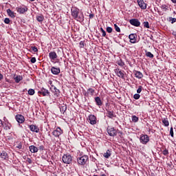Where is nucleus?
Instances as JSON below:
<instances>
[{"instance_id":"22","label":"nucleus","mask_w":176,"mask_h":176,"mask_svg":"<svg viewBox=\"0 0 176 176\" xmlns=\"http://www.w3.org/2000/svg\"><path fill=\"white\" fill-rule=\"evenodd\" d=\"M49 57H50V60H54L58 56H57V54L56 53V52H51L49 53Z\"/></svg>"},{"instance_id":"59","label":"nucleus","mask_w":176,"mask_h":176,"mask_svg":"<svg viewBox=\"0 0 176 176\" xmlns=\"http://www.w3.org/2000/svg\"><path fill=\"white\" fill-rule=\"evenodd\" d=\"M150 39L153 40V36H151V38H150Z\"/></svg>"},{"instance_id":"20","label":"nucleus","mask_w":176,"mask_h":176,"mask_svg":"<svg viewBox=\"0 0 176 176\" xmlns=\"http://www.w3.org/2000/svg\"><path fill=\"white\" fill-rule=\"evenodd\" d=\"M51 72L53 75H58L60 72V67H52L51 68Z\"/></svg>"},{"instance_id":"54","label":"nucleus","mask_w":176,"mask_h":176,"mask_svg":"<svg viewBox=\"0 0 176 176\" xmlns=\"http://www.w3.org/2000/svg\"><path fill=\"white\" fill-rule=\"evenodd\" d=\"M2 79H3V75L0 73V80H1Z\"/></svg>"},{"instance_id":"7","label":"nucleus","mask_w":176,"mask_h":176,"mask_svg":"<svg viewBox=\"0 0 176 176\" xmlns=\"http://www.w3.org/2000/svg\"><path fill=\"white\" fill-rule=\"evenodd\" d=\"M88 122L92 126H94V124H97V117H96V116L93 114L89 115L88 116Z\"/></svg>"},{"instance_id":"3","label":"nucleus","mask_w":176,"mask_h":176,"mask_svg":"<svg viewBox=\"0 0 176 176\" xmlns=\"http://www.w3.org/2000/svg\"><path fill=\"white\" fill-rule=\"evenodd\" d=\"M87 160H89V156L87 155H82L77 158V162L79 166H85L87 163Z\"/></svg>"},{"instance_id":"35","label":"nucleus","mask_w":176,"mask_h":176,"mask_svg":"<svg viewBox=\"0 0 176 176\" xmlns=\"http://www.w3.org/2000/svg\"><path fill=\"white\" fill-rule=\"evenodd\" d=\"M168 21L171 23V24H174V23H176V19L170 16L168 18Z\"/></svg>"},{"instance_id":"52","label":"nucleus","mask_w":176,"mask_h":176,"mask_svg":"<svg viewBox=\"0 0 176 176\" xmlns=\"http://www.w3.org/2000/svg\"><path fill=\"white\" fill-rule=\"evenodd\" d=\"M102 33V36H104V37L107 36V32H105V30H104Z\"/></svg>"},{"instance_id":"48","label":"nucleus","mask_w":176,"mask_h":176,"mask_svg":"<svg viewBox=\"0 0 176 176\" xmlns=\"http://www.w3.org/2000/svg\"><path fill=\"white\" fill-rule=\"evenodd\" d=\"M38 151H45V146L41 145L38 146Z\"/></svg>"},{"instance_id":"56","label":"nucleus","mask_w":176,"mask_h":176,"mask_svg":"<svg viewBox=\"0 0 176 176\" xmlns=\"http://www.w3.org/2000/svg\"><path fill=\"white\" fill-rule=\"evenodd\" d=\"M2 126H3V124L2 122V120H0V127H2Z\"/></svg>"},{"instance_id":"50","label":"nucleus","mask_w":176,"mask_h":176,"mask_svg":"<svg viewBox=\"0 0 176 176\" xmlns=\"http://www.w3.org/2000/svg\"><path fill=\"white\" fill-rule=\"evenodd\" d=\"M16 148H18V149H21V148H23V144H21V142H19V143L16 145Z\"/></svg>"},{"instance_id":"13","label":"nucleus","mask_w":176,"mask_h":176,"mask_svg":"<svg viewBox=\"0 0 176 176\" xmlns=\"http://www.w3.org/2000/svg\"><path fill=\"white\" fill-rule=\"evenodd\" d=\"M15 119L16 122H18L19 124H22L24 123V122H25V118H24V116L21 114H17L15 116Z\"/></svg>"},{"instance_id":"38","label":"nucleus","mask_w":176,"mask_h":176,"mask_svg":"<svg viewBox=\"0 0 176 176\" xmlns=\"http://www.w3.org/2000/svg\"><path fill=\"white\" fill-rule=\"evenodd\" d=\"M106 31L107 32H108L109 34H111V32L113 31V29H112V28L111 27H107L106 28Z\"/></svg>"},{"instance_id":"60","label":"nucleus","mask_w":176,"mask_h":176,"mask_svg":"<svg viewBox=\"0 0 176 176\" xmlns=\"http://www.w3.org/2000/svg\"><path fill=\"white\" fill-rule=\"evenodd\" d=\"M32 160H29V163L31 164V163H32Z\"/></svg>"},{"instance_id":"18","label":"nucleus","mask_w":176,"mask_h":176,"mask_svg":"<svg viewBox=\"0 0 176 176\" xmlns=\"http://www.w3.org/2000/svg\"><path fill=\"white\" fill-rule=\"evenodd\" d=\"M29 129L32 133H39V127L36 125L31 124L29 126Z\"/></svg>"},{"instance_id":"37","label":"nucleus","mask_w":176,"mask_h":176,"mask_svg":"<svg viewBox=\"0 0 176 176\" xmlns=\"http://www.w3.org/2000/svg\"><path fill=\"white\" fill-rule=\"evenodd\" d=\"M143 25L144 28H151V27L149 26V22L148 21H144L143 23Z\"/></svg>"},{"instance_id":"25","label":"nucleus","mask_w":176,"mask_h":176,"mask_svg":"<svg viewBox=\"0 0 176 176\" xmlns=\"http://www.w3.org/2000/svg\"><path fill=\"white\" fill-rule=\"evenodd\" d=\"M135 76L138 78V79H142L144 75L141 73V72L135 71Z\"/></svg>"},{"instance_id":"63","label":"nucleus","mask_w":176,"mask_h":176,"mask_svg":"<svg viewBox=\"0 0 176 176\" xmlns=\"http://www.w3.org/2000/svg\"><path fill=\"white\" fill-rule=\"evenodd\" d=\"M53 176H58L57 175L54 174Z\"/></svg>"},{"instance_id":"28","label":"nucleus","mask_w":176,"mask_h":176,"mask_svg":"<svg viewBox=\"0 0 176 176\" xmlns=\"http://www.w3.org/2000/svg\"><path fill=\"white\" fill-rule=\"evenodd\" d=\"M111 155H112L111 151V150H107V152L104 153L103 156L106 159H109V157H111Z\"/></svg>"},{"instance_id":"46","label":"nucleus","mask_w":176,"mask_h":176,"mask_svg":"<svg viewBox=\"0 0 176 176\" xmlns=\"http://www.w3.org/2000/svg\"><path fill=\"white\" fill-rule=\"evenodd\" d=\"M140 94H135L133 96V98H134L135 100H140Z\"/></svg>"},{"instance_id":"61","label":"nucleus","mask_w":176,"mask_h":176,"mask_svg":"<svg viewBox=\"0 0 176 176\" xmlns=\"http://www.w3.org/2000/svg\"><path fill=\"white\" fill-rule=\"evenodd\" d=\"M100 176H107V175L102 174V175H101Z\"/></svg>"},{"instance_id":"62","label":"nucleus","mask_w":176,"mask_h":176,"mask_svg":"<svg viewBox=\"0 0 176 176\" xmlns=\"http://www.w3.org/2000/svg\"><path fill=\"white\" fill-rule=\"evenodd\" d=\"M31 1V2H34L35 0H30Z\"/></svg>"},{"instance_id":"55","label":"nucleus","mask_w":176,"mask_h":176,"mask_svg":"<svg viewBox=\"0 0 176 176\" xmlns=\"http://www.w3.org/2000/svg\"><path fill=\"white\" fill-rule=\"evenodd\" d=\"M49 83H50V86L52 87V86H53V82L52 80H50Z\"/></svg>"},{"instance_id":"34","label":"nucleus","mask_w":176,"mask_h":176,"mask_svg":"<svg viewBox=\"0 0 176 176\" xmlns=\"http://www.w3.org/2000/svg\"><path fill=\"white\" fill-rule=\"evenodd\" d=\"M146 57H149V58H153L154 56L153 54L151 53V52L146 51Z\"/></svg>"},{"instance_id":"30","label":"nucleus","mask_w":176,"mask_h":176,"mask_svg":"<svg viewBox=\"0 0 176 176\" xmlns=\"http://www.w3.org/2000/svg\"><path fill=\"white\" fill-rule=\"evenodd\" d=\"M60 111L61 113H65V111H67V106L65 104L60 106Z\"/></svg>"},{"instance_id":"8","label":"nucleus","mask_w":176,"mask_h":176,"mask_svg":"<svg viewBox=\"0 0 176 176\" xmlns=\"http://www.w3.org/2000/svg\"><path fill=\"white\" fill-rule=\"evenodd\" d=\"M50 90L56 97H60V89H57L56 86L52 85Z\"/></svg>"},{"instance_id":"45","label":"nucleus","mask_w":176,"mask_h":176,"mask_svg":"<svg viewBox=\"0 0 176 176\" xmlns=\"http://www.w3.org/2000/svg\"><path fill=\"white\" fill-rule=\"evenodd\" d=\"M30 62L32 63V64H35V63H36V58L32 57L30 60Z\"/></svg>"},{"instance_id":"40","label":"nucleus","mask_w":176,"mask_h":176,"mask_svg":"<svg viewBox=\"0 0 176 176\" xmlns=\"http://www.w3.org/2000/svg\"><path fill=\"white\" fill-rule=\"evenodd\" d=\"M114 28L117 32H120V28L117 24H114Z\"/></svg>"},{"instance_id":"33","label":"nucleus","mask_w":176,"mask_h":176,"mask_svg":"<svg viewBox=\"0 0 176 176\" xmlns=\"http://www.w3.org/2000/svg\"><path fill=\"white\" fill-rule=\"evenodd\" d=\"M28 94H29V96H34V94H35V89H30L28 91Z\"/></svg>"},{"instance_id":"9","label":"nucleus","mask_w":176,"mask_h":176,"mask_svg":"<svg viewBox=\"0 0 176 176\" xmlns=\"http://www.w3.org/2000/svg\"><path fill=\"white\" fill-rule=\"evenodd\" d=\"M115 73L118 78H121V79H124V71H122V69L117 68L115 69Z\"/></svg>"},{"instance_id":"44","label":"nucleus","mask_w":176,"mask_h":176,"mask_svg":"<svg viewBox=\"0 0 176 176\" xmlns=\"http://www.w3.org/2000/svg\"><path fill=\"white\" fill-rule=\"evenodd\" d=\"M5 24H10V19L9 18H6L4 19Z\"/></svg>"},{"instance_id":"2","label":"nucleus","mask_w":176,"mask_h":176,"mask_svg":"<svg viewBox=\"0 0 176 176\" xmlns=\"http://www.w3.org/2000/svg\"><path fill=\"white\" fill-rule=\"evenodd\" d=\"M73 157L70 154H64L62 157V162L65 164H71L72 163Z\"/></svg>"},{"instance_id":"15","label":"nucleus","mask_w":176,"mask_h":176,"mask_svg":"<svg viewBox=\"0 0 176 176\" xmlns=\"http://www.w3.org/2000/svg\"><path fill=\"white\" fill-rule=\"evenodd\" d=\"M38 94H41L43 97H46V96H50V92H49V90L42 88L41 91H38Z\"/></svg>"},{"instance_id":"27","label":"nucleus","mask_w":176,"mask_h":176,"mask_svg":"<svg viewBox=\"0 0 176 176\" xmlns=\"http://www.w3.org/2000/svg\"><path fill=\"white\" fill-rule=\"evenodd\" d=\"M36 20L38 23H42L45 20V16L42 14H39L36 16Z\"/></svg>"},{"instance_id":"39","label":"nucleus","mask_w":176,"mask_h":176,"mask_svg":"<svg viewBox=\"0 0 176 176\" xmlns=\"http://www.w3.org/2000/svg\"><path fill=\"white\" fill-rule=\"evenodd\" d=\"M162 153L164 156H168V150L165 148L164 151H162Z\"/></svg>"},{"instance_id":"58","label":"nucleus","mask_w":176,"mask_h":176,"mask_svg":"<svg viewBox=\"0 0 176 176\" xmlns=\"http://www.w3.org/2000/svg\"><path fill=\"white\" fill-rule=\"evenodd\" d=\"M171 1L173 2V3H176V0H171Z\"/></svg>"},{"instance_id":"23","label":"nucleus","mask_w":176,"mask_h":176,"mask_svg":"<svg viewBox=\"0 0 176 176\" xmlns=\"http://www.w3.org/2000/svg\"><path fill=\"white\" fill-rule=\"evenodd\" d=\"M95 102L98 107L102 106V101L101 100V98L98 96L94 98Z\"/></svg>"},{"instance_id":"6","label":"nucleus","mask_w":176,"mask_h":176,"mask_svg":"<svg viewBox=\"0 0 176 176\" xmlns=\"http://www.w3.org/2000/svg\"><path fill=\"white\" fill-rule=\"evenodd\" d=\"M63 131L61 129L60 126H58L55 130L52 131V135L56 137V138H58L61 134H63Z\"/></svg>"},{"instance_id":"43","label":"nucleus","mask_w":176,"mask_h":176,"mask_svg":"<svg viewBox=\"0 0 176 176\" xmlns=\"http://www.w3.org/2000/svg\"><path fill=\"white\" fill-rule=\"evenodd\" d=\"M118 134H120L119 137H122V135H123V132H122L120 130L117 129L116 130V135H118Z\"/></svg>"},{"instance_id":"51","label":"nucleus","mask_w":176,"mask_h":176,"mask_svg":"<svg viewBox=\"0 0 176 176\" xmlns=\"http://www.w3.org/2000/svg\"><path fill=\"white\" fill-rule=\"evenodd\" d=\"M6 130H10V124H8L6 126Z\"/></svg>"},{"instance_id":"24","label":"nucleus","mask_w":176,"mask_h":176,"mask_svg":"<svg viewBox=\"0 0 176 176\" xmlns=\"http://www.w3.org/2000/svg\"><path fill=\"white\" fill-rule=\"evenodd\" d=\"M7 14H8L9 17H11L12 19H14V17H16V14L10 9L7 10Z\"/></svg>"},{"instance_id":"31","label":"nucleus","mask_w":176,"mask_h":176,"mask_svg":"<svg viewBox=\"0 0 176 176\" xmlns=\"http://www.w3.org/2000/svg\"><path fill=\"white\" fill-rule=\"evenodd\" d=\"M161 9L163 10V12H167V10H168V6L166 5H162L161 6Z\"/></svg>"},{"instance_id":"42","label":"nucleus","mask_w":176,"mask_h":176,"mask_svg":"<svg viewBox=\"0 0 176 176\" xmlns=\"http://www.w3.org/2000/svg\"><path fill=\"white\" fill-rule=\"evenodd\" d=\"M142 91V86L140 85L138 87V89H137V93L140 94V93H141Z\"/></svg>"},{"instance_id":"17","label":"nucleus","mask_w":176,"mask_h":176,"mask_svg":"<svg viewBox=\"0 0 176 176\" xmlns=\"http://www.w3.org/2000/svg\"><path fill=\"white\" fill-rule=\"evenodd\" d=\"M131 43H137V34H131L129 36Z\"/></svg>"},{"instance_id":"19","label":"nucleus","mask_w":176,"mask_h":176,"mask_svg":"<svg viewBox=\"0 0 176 176\" xmlns=\"http://www.w3.org/2000/svg\"><path fill=\"white\" fill-rule=\"evenodd\" d=\"M0 157L2 159V160H8L9 159V155H8L6 151H3L1 153H0Z\"/></svg>"},{"instance_id":"11","label":"nucleus","mask_w":176,"mask_h":176,"mask_svg":"<svg viewBox=\"0 0 176 176\" xmlns=\"http://www.w3.org/2000/svg\"><path fill=\"white\" fill-rule=\"evenodd\" d=\"M129 23L131 25H133L134 27H140L141 25V22H140V20H138V19H132L129 21Z\"/></svg>"},{"instance_id":"10","label":"nucleus","mask_w":176,"mask_h":176,"mask_svg":"<svg viewBox=\"0 0 176 176\" xmlns=\"http://www.w3.org/2000/svg\"><path fill=\"white\" fill-rule=\"evenodd\" d=\"M107 133L110 137H116V129L113 127H108Z\"/></svg>"},{"instance_id":"1","label":"nucleus","mask_w":176,"mask_h":176,"mask_svg":"<svg viewBox=\"0 0 176 176\" xmlns=\"http://www.w3.org/2000/svg\"><path fill=\"white\" fill-rule=\"evenodd\" d=\"M72 16L74 17V20L82 23L85 20V16L83 13L79 14V9L76 7H73L72 8Z\"/></svg>"},{"instance_id":"32","label":"nucleus","mask_w":176,"mask_h":176,"mask_svg":"<svg viewBox=\"0 0 176 176\" xmlns=\"http://www.w3.org/2000/svg\"><path fill=\"white\" fill-rule=\"evenodd\" d=\"M118 65H119L120 67H124V62H123V60L122 59H120L118 62H117Z\"/></svg>"},{"instance_id":"16","label":"nucleus","mask_w":176,"mask_h":176,"mask_svg":"<svg viewBox=\"0 0 176 176\" xmlns=\"http://www.w3.org/2000/svg\"><path fill=\"white\" fill-rule=\"evenodd\" d=\"M94 93H96V90L93 89L92 88H89L87 91H85V93L83 94L84 96H94Z\"/></svg>"},{"instance_id":"5","label":"nucleus","mask_w":176,"mask_h":176,"mask_svg":"<svg viewBox=\"0 0 176 176\" xmlns=\"http://www.w3.org/2000/svg\"><path fill=\"white\" fill-rule=\"evenodd\" d=\"M17 13L19 14H24L26 12H28V7L26 6H19L16 8Z\"/></svg>"},{"instance_id":"4","label":"nucleus","mask_w":176,"mask_h":176,"mask_svg":"<svg viewBox=\"0 0 176 176\" xmlns=\"http://www.w3.org/2000/svg\"><path fill=\"white\" fill-rule=\"evenodd\" d=\"M140 141L143 145H146L149 142V136H148V135L142 134L140 136Z\"/></svg>"},{"instance_id":"41","label":"nucleus","mask_w":176,"mask_h":176,"mask_svg":"<svg viewBox=\"0 0 176 176\" xmlns=\"http://www.w3.org/2000/svg\"><path fill=\"white\" fill-rule=\"evenodd\" d=\"M31 49L33 52H34V53H37L38 52V47H36V46H32Z\"/></svg>"},{"instance_id":"14","label":"nucleus","mask_w":176,"mask_h":176,"mask_svg":"<svg viewBox=\"0 0 176 176\" xmlns=\"http://www.w3.org/2000/svg\"><path fill=\"white\" fill-rule=\"evenodd\" d=\"M138 4L142 10H145V9H146V6H148L144 0H138Z\"/></svg>"},{"instance_id":"12","label":"nucleus","mask_w":176,"mask_h":176,"mask_svg":"<svg viewBox=\"0 0 176 176\" xmlns=\"http://www.w3.org/2000/svg\"><path fill=\"white\" fill-rule=\"evenodd\" d=\"M106 116L109 118V119H115L116 118V114H115V112L113 111H109V109H106Z\"/></svg>"},{"instance_id":"49","label":"nucleus","mask_w":176,"mask_h":176,"mask_svg":"<svg viewBox=\"0 0 176 176\" xmlns=\"http://www.w3.org/2000/svg\"><path fill=\"white\" fill-rule=\"evenodd\" d=\"M170 134L171 137H174V129H173V127H171L170 129Z\"/></svg>"},{"instance_id":"53","label":"nucleus","mask_w":176,"mask_h":176,"mask_svg":"<svg viewBox=\"0 0 176 176\" xmlns=\"http://www.w3.org/2000/svg\"><path fill=\"white\" fill-rule=\"evenodd\" d=\"M89 19H94V14H89Z\"/></svg>"},{"instance_id":"36","label":"nucleus","mask_w":176,"mask_h":176,"mask_svg":"<svg viewBox=\"0 0 176 176\" xmlns=\"http://www.w3.org/2000/svg\"><path fill=\"white\" fill-rule=\"evenodd\" d=\"M138 120H139V118H138V117H137V116H132V122L137 123V122H138Z\"/></svg>"},{"instance_id":"26","label":"nucleus","mask_w":176,"mask_h":176,"mask_svg":"<svg viewBox=\"0 0 176 176\" xmlns=\"http://www.w3.org/2000/svg\"><path fill=\"white\" fill-rule=\"evenodd\" d=\"M162 123L165 127H168V126H170V122H168V118H162Z\"/></svg>"},{"instance_id":"47","label":"nucleus","mask_w":176,"mask_h":176,"mask_svg":"<svg viewBox=\"0 0 176 176\" xmlns=\"http://www.w3.org/2000/svg\"><path fill=\"white\" fill-rule=\"evenodd\" d=\"M85 41H80V49H83V47H85Z\"/></svg>"},{"instance_id":"57","label":"nucleus","mask_w":176,"mask_h":176,"mask_svg":"<svg viewBox=\"0 0 176 176\" xmlns=\"http://www.w3.org/2000/svg\"><path fill=\"white\" fill-rule=\"evenodd\" d=\"M100 31H101V32H104V30L102 28H100Z\"/></svg>"},{"instance_id":"29","label":"nucleus","mask_w":176,"mask_h":176,"mask_svg":"<svg viewBox=\"0 0 176 176\" xmlns=\"http://www.w3.org/2000/svg\"><path fill=\"white\" fill-rule=\"evenodd\" d=\"M22 79H23V76H20V75H18L15 78H14V80H15L16 83H20Z\"/></svg>"},{"instance_id":"21","label":"nucleus","mask_w":176,"mask_h":176,"mask_svg":"<svg viewBox=\"0 0 176 176\" xmlns=\"http://www.w3.org/2000/svg\"><path fill=\"white\" fill-rule=\"evenodd\" d=\"M29 149H30L31 153H36L39 151V148L34 145L30 146Z\"/></svg>"}]
</instances>
